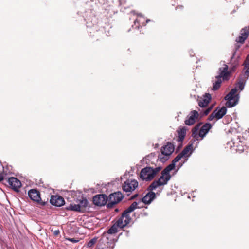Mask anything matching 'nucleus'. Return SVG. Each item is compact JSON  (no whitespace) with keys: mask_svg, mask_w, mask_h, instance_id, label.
Listing matches in <instances>:
<instances>
[{"mask_svg":"<svg viewBox=\"0 0 249 249\" xmlns=\"http://www.w3.org/2000/svg\"><path fill=\"white\" fill-rule=\"evenodd\" d=\"M212 126L210 123H207L203 124L199 131V135L202 139L209 131L212 128Z\"/></svg>","mask_w":249,"mask_h":249,"instance_id":"nucleus-18","label":"nucleus"},{"mask_svg":"<svg viewBox=\"0 0 249 249\" xmlns=\"http://www.w3.org/2000/svg\"><path fill=\"white\" fill-rule=\"evenodd\" d=\"M138 186V182L135 179H127L123 184V190L126 192H131Z\"/></svg>","mask_w":249,"mask_h":249,"instance_id":"nucleus-10","label":"nucleus"},{"mask_svg":"<svg viewBox=\"0 0 249 249\" xmlns=\"http://www.w3.org/2000/svg\"><path fill=\"white\" fill-rule=\"evenodd\" d=\"M148 192L142 199V202L145 204H149L156 197V194L152 191H149Z\"/></svg>","mask_w":249,"mask_h":249,"instance_id":"nucleus-20","label":"nucleus"},{"mask_svg":"<svg viewBox=\"0 0 249 249\" xmlns=\"http://www.w3.org/2000/svg\"><path fill=\"white\" fill-rule=\"evenodd\" d=\"M211 100V95L206 93L198 101V105L201 107H206Z\"/></svg>","mask_w":249,"mask_h":249,"instance_id":"nucleus-19","label":"nucleus"},{"mask_svg":"<svg viewBox=\"0 0 249 249\" xmlns=\"http://www.w3.org/2000/svg\"><path fill=\"white\" fill-rule=\"evenodd\" d=\"M247 27L243 28L240 31V35L236 39V41L239 43H243L247 38L249 31Z\"/></svg>","mask_w":249,"mask_h":249,"instance_id":"nucleus-21","label":"nucleus"},{"mask_svg":"<svg viewBox=\"0 0 249 249\" xmlns=\"http://www.w3.org/2000/svg\"><path fill=\"white\" fill-rule=\"evenodd\" d=\"M222 80L220 78H216V81L213 83V90H216L220 87Z\"/></svg>","mask_w":249,"mask_h":249,"instance_id":"nucleus-28","label":"nucleus"},{"mask_svg":"<svg viewBox=\"0 0 249 249\" xmlns=\"http://www.w3.org/2000/svg\"><path fill=\"white\" fill-rule=\"evenodd\" d=\"M68 210H71L76 212H81L79 206L75 204H70L68 207L66 208Z\"/></svg>","mask_w":249,"mask_h":249,"instance_id":"nucleus-26","label":"nucleus"},{"mask_svg":"<svg viewBox=\"0 0 249 249\" xmlns=\"http://www.w3.org/2000/svg\"><path fill=\"white\" fill-rule=\"evenodd\" d=\"M3 170H4V168H3V166L2 165L1 162L0 161V172H1V170L3 171Z\"/></svg>","mask_w":249,"mask_h":249,"instance_id":"nucleus-39","label":"nucleus"},{"mask_svg":"<svg viewBox=\"0 0 249 249\" xmlns=\"http://www.w3.org/2000/svg\"><path fill=\"white\" fill-rule=\"evenodd\" d=\"M120 4H122L125 2V0H120Z\"/></svg>","mask_w":249,"mask_h":249,"instance_id":"nucleus-41","label":"nucleus"},{"mask_svg":"<svg viewBox=\"0 0 249 249\" xmlns=\"http://www.w3.org/2000/svg\"><path fill=\"white\" fill-rule=\"evenodd\" d=\"M67 240L73 243H77L79 241L78 240L75 239L74 238H68Z\"/></svg>","mask_w":249,"mask_h":249,"instance_id":"nucleus-35","label":"nucleus"},{"mask_svg":"<svg viewBox=\"0 0 249 249\" xmlns=\"http://www.w3.org/2000/svg\"><path fill=\"white\" fill-rule=\"evenodd\" d=\"M226 112L227 108L225 107H223L221 108L217 107L209 116L208 120L212 121L214 118L219 120L222 118Z\"/></svg>","mask_w":249,"mask_h":249,"instance_id":"nucleus-9","label":"nucleus"},{"mask_svg":"<svg viewBox=\"0 0 249 249\" xmlns=\"http://www.w3.org/2000/svg\"><path fill=\"white\" fill-rule=\"evenodd\" d=\"M244 63H247L248 65L249 64V55L247 57Z\"/></svg>","mask_w":249,"mask_h":249,"instance_id":"nucleus-38","label":"nucleus"},{"mask_svg":"<svg viewBox=\"0 0 249 249\" xmlns=\"http://www.w3.org/2000/svg\"><path fill=\"white\" fill-rule=\"evenodd\" d=\"M28 196L31 200L37 202L42 206L45 205L48 200V199H47V201L45 200H42L40 197V192L36 189H31L29 190Z\"/></svg>","mask_w":249,"mask_h":249,"instance_id":"nucleus-8","label":"nucleus"},{"mask_svg":"<svg viewBox=\"0 0 249 249\" xmlns=\"http://www.w3.org/2000/svg\"><path fill=\"white\" fill-rule=\"evenodd\" d=\"M187 130V129L185 126H183L179 127L176 131L178 136L176 140L178 142V147L179 148L181 147L182 146V142L186 135ZM174 140H175V138H174Z\"/></svg>","mask_w":249,"mask_h":249,"instance_id":"nucleus-11","label":"nucleus"},{"mask_svg":"<svg viewBox=\"0 0 249 249\" xmlns=\"http://www.w3.org/2000/svg\"><path fill=\"white\" fill-rule=\"evenodd\" d=\"M239 56L235 57V52H234L231 58L229 68L228 65L225 63V62H221L220 63L221 66L217 71L218 75L215 78H220L223 81H228L239 65Z\"/></svg>","mask_w":249,"mask_h":249,"instance_id":"nucleus-1","label":"nucleus"},{"mask_svg":"<svg viewBox=\"0 0 249 249\" xmlns=\"http://www.w3.org/2000/svg\"><path fill=\"white\" fill-rule=\"evenodd\" d=\"M4 180V175L3 174L0 173V182H1Z\"/></svg>","mask_w":249,"mask_h":249,"instance_id":"nucleus-37","label":"nucleus"},{"mask_svg":"<svg viewBox=\"0 0 249 249\" xmlns=\"http://www.w3.org/2000/svg\"><path fill=\"white\" fill-rule=\"evenodd\" d=\"M174 150L175 146L174 144L171 142H167L165 145L161 147V155L159 156V158L160 159V160L163 161L162 160L163 158L161 157V156L164 155L168 157L174 152Z\"/></svg>","mask_w":249,"mask_h":249,"instance_id":"nucleus-12","label":"nucleus"},{"mask_svg":"<svg viewBox=\"0 0 249 249\" xmlns=\"http://www.w3.org/2000/svg\"><path fill=\"white\" fill-rule=\"evenodd\" d=\"M10 187L15 191L18 192L21 186V183L19 180L14 177H11L6 180Z\"/></svg>","mask_w":249,"mask_h":249,"instance_id":"nucleus-15","label":"nucleus"},{"mask_svg":"<svg viewBox=\"0 0 249 249\" xmlns=\"http://www.w3.org/2000/svg\"><path fill=\"white\" fill-rule=\"evenodd\" d=\"M145 18L141 14H139L137 18L135 20L133 28H139L141 26H145L146 23L150 21V19H146V23L144 22Z\"/></svg>","mask_w":249,"mask_h":249,"instance_id":"nucleus-17","label":"nucleus"},{"mask_svg":"<svg viewBox=\"0 0 249 249\" xmlns=\"http://www.w3.org/2000/svg\"><path fill=\"white\" fill-rule=\"evenodd\" d=\"M182 7V5H179L177 7V8H181Z\"/></svg>","mask_w":249,"mask_h":249,"instance_id":"nucleus-42","label":"nucleus"},{"mask_svg":"<svg viewBox=\"0 0 249 249\" xmlns=\"http://www.w3.org/2000/svg\"><path fill=\"white\" fill-rule=\"evenodd\" d=\"M137 196H138V194H136V195H134L133 196H132L131 199H133L135 198Z\"/></svg>","mask_w":249,"mask_h":249,"instance_id":"nucleus-40","label":"nucleus"},{"mask_svg":"<svg viewBox=\"0 0 249 249\" xmlns=\"http://www.w3.org/2000/svg\"><path fill=\"white\" fill-rule=\"evenodd\" d=\"M171 178V175H168L161 172V175L158 179L154 180L148 187V191H153L160 186L166 184Z\"/></svg>","mask_w":249,"mask_h":249,"instance_id":"nucleus-6","label":"nucleus"},{"mask_svg":"<svg viewBox=\"0 0 249 249\" xmlns=\"http://www.w3.org/2000/svg\"><path fill=\"white\" fill-rule=\"evenodd\" d=\"M246 79L245 75H240L237 83V87H238L240 90L243 89Z\"/></svg>","mask_w":249,"mask_h":249,"instance_id":"nucleus-22","label":"nucleus"},{"mask_svg":"<svg viewBox=\"0 0 249 249\" xmlns=\"http://www.w3.org/2000/svg\"><path fill=\"white\" fill-rule=\"evenodd\" d=\"M193 145L192 144H188L187 146H186L184 149L181 152V154L183 157H187L188 156V154L189 152L192 149Z\"/></svg>","mask_w":249,"mask_h":249,"instance_id":"nucleus-27","label":"nucleus"},{"mask_svg":"<svg viewBox=\"0 0 249 249\" xmlns=\"http://www.w3.org/2000/svg\"><path fill=\"white\" fill-rule=\"evenodd\" d=\"M88 202L86 198L82 197L79 200L78 205L79 206L81 212H83L85 208L87 206Z\"/></svg>","mask_w":249,"mask_h":249,"instance_id":"nucleus-23","label":"nucleus"},{"mask_svg":"<svg viewBox=\"0 0 249 249\" xmlns=\"http://www.w3.org/2000/svg\"><path fill=\"white\" fill-rule=\"evenodd\" d=\"M85 20L86 22L87 27L89 28L88 32L90 36L98 37L102 36H104L103 31L104 28L98 30L97 19L91 10L86 12Z\"/></svg>","mask_w":249,"mask_h":249,"instance_id":"nucleus-2","label":"nucleus"},{"mask_svg":"<svg viewBox=\"0 0 249 249\" xmlns=\"http://www.w3.org/2000/svg\"><path fill=\"white\" fill-rule=\"evenodd\" d=\"M175 167V163L172 161V163L169 165H168L162 171L163 174H166L168 175H170V172L174 169Z\"/></svg>","mask_w":249,"mask_h":249,"instance_id":"nucleus-25","label":"nucleus"},{"mask_svg":"<svg viewBox=\"0 0 249 249\" xmlns=\"http://www.w3.org/2000/svg\"><path fill=\"white\" fill-rule=\"evenodd\" d=\"M119 226L116 222L107 231V232L110 234H113L117 233L118 231Z\"/></svg>","mask_w":249,"mask_h":249,"instance_id":"nucleus-24","label":"nucleus"},{"mask_svg":"<svg viewBox=\"0 0 249 249\" xmlns=\"http://www.w3.org/2000/svg\"><path fill=\"white\" fill-rule=\"evenodd\" d=\"M97 241V238H94L92 239H91L89 241L88 243H87V247H92L93 246V245L95 244V243Z\"/></svg>","mask_w":249,"mask_h":249,"instance_id":"nucleus-30","label":"nucleus"},{"mask_svg":"<svg viewBox=\"0 0 249 249\" xmlns=\"http://www.w3.org/2000/svg\"><path fill=\"white\" fill-rule=\"evenodd\" d=\"M50 202L52 205L57 207H60L65 203L64 198L62 196L57 195L52 196Z\"/></svg>","mask_w":249,"mask_h":249,"instance_id":"nucleus-16","label":"nucleus"},{"mask_svg":"<svg viewBox=\"0 0 249 249\" xmlns=\"http://www.w3.org/2000/svg\"><path fill=\"white\" fill-rule=\"evenodd\" d=\"M108 197L105 194H100L93 198V203L97 206H104L107 204Z\"/></svg>","mask_w":249,"mask_h":249,"instance_id":"nucleus-13","label":"nucleus"},{"mask_svg":"<svg viewBox=\"0 0 249 249\" xmlns=\"http://www.w3.org/2000/svg\"><path fill=\"white\" fill-rule=\"evenodd\" d=\"M201 124H202V123H199L197 124L193 129L196 130L197 131H198Z\"/></svg>","mask_w":249,"mask_h":249,"instance_id":"nucleus-34","label":"nucleus"},{"mask_svg":"<svg viewBox=\"0 0 249 249\" xmlns=\"http://www.w3.org/2000/svg\"><path fill=\"white\" fill-rule=\"evenodd\" d=\"M198 117L199 113L197 111H191L189 115L186 117L184 123L187 125H192L195 123L196 120L198 119Z\"/></svg>","mask_w":249,"mask_h":249,"instance_id":"nucleus-14","label":"nucleus"},{"mask_svg":"<svg viewBox=\"0 0 249 249\" xmlns=\"http://www.w3.org/2000/svg\"><path fill=\"white\" fill-rule=\"evenodd\" d=\"M60 234V231L59 230H55L53 231V234L55 235V236H57L59 234Z\"/></svg>","mask_w":249,"mask_h":249,"instance_id":"nucleus-36","label":"nucleus"},{"mask_svg":"<svg viewBox=\"0 0 249 249\" xmlns=\"http://www.w3.org/2000/svg\"><path fill=\"white\" fill-rule=\"evenodd\" d=\"M123 198L124 196L120 191L110 194L108 197V203L107 205V208H113L115 205L119 203Z\"/></svg>","mask_w":249,"mask_h":249,"instance_id":"nucleus-7","label":"nucleus"},{"mask_svg":"<svg viewBox=\"0 0 249 249\" xmlns=\"http://www.w3.org/2000/svg\"><path fill=\"white\" fill-rule=\"evenodd\" d=\"M183 157V155L180 153L175 158V159L173 160V161L174 162V163H176V162L179 161L180 160V159Z\"/></svg>","mask_w":249,"mask_h":249,"instance_id":"nucleus-32","label":"nucleus"},{"mask_svg":"<svg viewBox=\"0 0 249 249\" xmlns=\"http://www.w3.org/2000/svg\"><path fill=\"white\" fill-rule=\"evenodd\" d=\"M244 69H246L244 71V74H241V75H245L246 78H247L249 76V64L248 65L247 63H244Z\"/></svg>","mask_w":249,"mask_h":249,"instance_id":"nucleus-29","label":"nucleus"},{"mask_svg":"<svg viewBox=\"0 0 249 249\" xmlns=\"http://www.w3.org/2000/svg\"><path fill=\"white\" fill-rule=\"evenodd\" d=\"M138 203L134 202L128 208H127L122 214V215L116 221V223L120 228H124L130 223L131 218L129 213L138 208Z\"/></svg>","mask_w":249,"mask_h":249,"instance_id":"nucleus-3","label":"nucleus"},{"mask_svg":"<svg viewBox=\"0 0 249 249\" xmlns=\"http://www.w3.org/2000/svg\"><path fill=\"white\" fill-rule=\"evenodd\" d=\"M236 88L232 89L230 92L225 96V99L227 100L226 106L228 107H232L235 106L238 102L239 96L237 93Z\"/></svg>","mask_w":249,"mask_h":249,"instance_id":"nucleus-5","label":"nucleus"},{"mask_svg":"<svg viewBox=\"0 0 249 249\" xmlns=\"http://www.w3.org/2000/svg\"><path fill=\"white\" fill-rule=\"evenodd\" d=\"M192 136L193 138H195L196 140L198 139V138L200 137L199 135V132L197 131L196 130L192 129Z\"/></svg>","mask_w":249,"mask_h":249,"instance_id":"nucleus-31","label":"nucleus"},{"mask_svg":"<svg viewBox=\"0 0 249 249\" xmlns=\"http://www.w3.org/2000/svg\"><path fill=\"white\" fill-rule=\"evenodd\" d=\"M161 169L160 166L156 167L147 166L141 170L140 175V178L142 180L150 181L155 178Z\"/></svg>","mask_w":249,"mask_h":249,"instance_id":"nucleus-4","label":"nucleus"},{"mask_svg":"<svg viewBox=\"0 0 249 249\" xmlns=\"http://www.w3.org/2000/svg\"><path fill=\"white\" fill-rule=\"evenodd\" d=\"M213 107H209L203 112L204 115H207L212 109Z\"/></svg>","mask_w":249,"mask_h":249,"instance_id":"nucleus-33","label":"nucleus"}]
</instances>
